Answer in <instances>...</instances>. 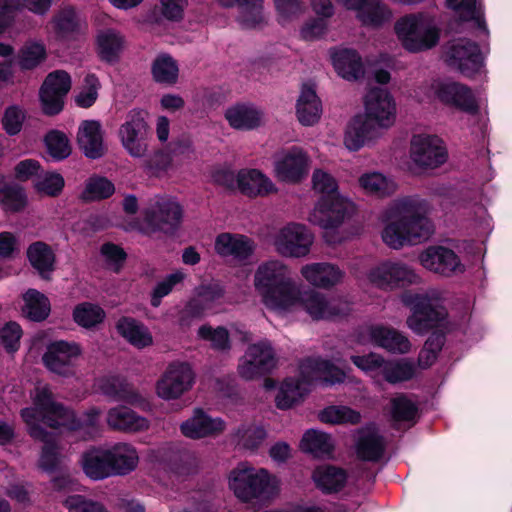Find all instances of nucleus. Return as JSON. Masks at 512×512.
Here are the masks:
<instances>
[{
  "label": "nucleus",
  "mask_w": 512,
  "mask_h": 512,
  "mask_svg": "<svg viewBox=\"0 0 512 512\" xmlns=\"http://www.w3.org/2000/svg\"><path fill=\"white\" fill-rule=\"evenodd\" d=\"M225 118L234 129L252 130L261 125L263 113L253 106L237 104L226 110Z\"/></svg>",
  "instance_id": "nucleus-37"
},
{
  "label": "nucleus",
  "mask_w": 512,
  "mask_h": 512,
  "mask_svg": "<svg viewBox=\"0 0 512 512\" xmlns=\"http://www.w3.org/2000/svg\"><path fill=\"white\" fill-rule=\"evenodd\" d=\"M112 475H126L135 470L139 462L138 453L131 444L120 442L107 448Z\"/></svg>",
  "instance_id": "nucleus-34"
},
{
  "label": "nucleus",
  "mask_w": 512,
  "mask_h": 512,
  "mask_svg": "<svg viewBox=\"0 0 512 512\" xmlns=\"http://www.w3.org/2000/svg\"><path fill=\"white\" fill-rule=\"evenodd\" d=\"M354 11L364 25L378 26L391 17L390 11L380 0H364Z\"/></svg>",
  "instance_id": "nucleus-48"
},
{
  "label": "nucleus",
  "mask_w": 512,
  "mask_h": 512,
  "mask_svg": "<svg viewBox=\"0 0 512 512\" xmlns=\"http://www.w3.org/2000/svg\"><path fill=\"white\" fill-rule=\"evenodd\" d=\"M198 336L209 342L214 350L228 351L231 348L229 332L224 327L213 328L210 325H202L198 329Z\"/></svg>",
  "instance_id": "nucleus-59"
},
{
  "label": "nucleus",
  "mask_w": 512,
  "mask_h": 512,
  "mask_svg": "<svg viewBox=\"0 0 512 512\" xmlns=\"http://www.w3.org/2000/svg\"><path fill=\"white\" fill-rule=\"evenodd\" d=\"M63 505L69 512H108L100 502L78 494L67 497Z\"/></svg>",
  "instance_id": "nucleus-64"
},
{
  "label": "nucleus",
  "mask_w": 512,
  "mask_h": 512,
  "mask_svg": "<svg viewBox=\"0 0 512 512\" xmlns=\"http://www.w3.org/2000/svg\"><path fill=\"white\" fill-rule=\"evenodd\" d=\"M337 73L344 79L357 80L364 74L361 57L355 50L339 49L331 54Z\"/></svg>",
  "instance_id": "nucleus-35"
},
{
  "label": "nucleus",
  "mask_w": 512,
  "mask_h": 512,
  "mask_svg": "<svg viewBox=\"0 0 512 512\" xmlns=\"http://www.w3.org/2000/svg\"><path fill=\"white\" fill-rule=\"evenodd\" d=\"M383 378L391 383L396 384L410 380L415 374V367L411 362L401 361H385L381 368Z\"/></svg>",
  "instance_id": "nucleus-53"
},
{
  "label": "nucleus",
  "mask_w": 512,
  "mask_h": 512,
  "mask_svg": "<svg viewBox=\"0 0 512 512\" xmlns=\"http://www.w3.org/2000/svg\"><path fill=\"white\" fill-rule=\"evenodd\" d=\"M319 419L331 424H358L361 421V415L347 406H330L319 413Z\"/></svg>",
  "instance_id": "nucleus-57"
},
{
  "label": "nucleus",
  "mask_w": 512,
  "mask_h": 512,
  "mask_svg": "<svg viewBox=\"0 0 512 512\" xmlns=\"http://www.w3.org/2000/svg\"><path fill=\"white\" fill-rule=\"evenodd\" d=\"M253 284L268 309L288 311L297 304L298 286L291 268L281 260L262 262L254 272Z\"/></svg>",
  "instance_id": "nucleus-3"
},
{
  "label": "nucleus",
  "mask_w": 512,
  "mask_h": 512,
  "mask_svg": "<svg viewBox=\"0 0 512 512\" xmlns=\"http://www.w3.org/2000/svg\"><path fill=\"white\" fill-rule=\"evenodd\" d=\"M446 4L457 13L461 21L473 20L479 28L486 30L482 8L478 0H446Z\"/></svg>",
  "instance_id": "nucleus-49"
},
{
  "label": "nucleus",
  "mask_w": 512,
  "mask_h": 512,
  "mask_svg": "<svg viewBox=\"0 0 512 512\" xmlns=\"http://www.w3.org/2000/svg\"><path fill=\"white\" fill-rule=\"evenodd\" d=\"M380 131L363 114L354 116L347 124L344 145L351 151H357L368 142L380 137Z\"/></svg>",
  "instance_id": "nucleus-24"
},
{
  "label": "nucleus",
  "mask_w": 512,
  "mask_h": 512,
  "mask_svg": "<svg viewBox=\"0 0 512 512\" xmlns=\"http://www.w3.org/2000/svg\"><path fill=\"white\" fill-rule=\"evenodd\" d=\"M225 422L221 418H212L201 409L180 425L182 434L190 439L217 437L224 432Z\"/></svg>",
  "instance_id": "nucleus-21"
},
{
  "label": "nucleus",
  "mask_w": 512,
  "mask_h": 512,
  "mask_svg": "<svg viewBox=\"0 0 512 512\" xmlns=\"http://www.w3.org/2000/svg\"><path fill=\"white\" fill-rule=\"evenodd\" d=\"M237 187L248 196H262L275 191L273 183L256 169L239 171Z\"/></svg>",
  "instance_id": "nucleus-38"
},
{
  "label": "nucleus",
  "mask_w": 512,
  "mask_h": 512,
  "mask_svg": "<svg viewBox=\"0 0 512 512\" xmlns=\"http://www.w3.org/2000/svg\"><path fill=\"white\" fill-rule=\"evenodd\" d=\"M54 33L59 39L74 38L81 30V20L72 7L61 8L51 21Z\"/></svg>",
  "instance_id": "nucleus-40"
},
{
  "label": "nucleus",
  "mask_w": 512,
  "mask_h": 512,
  "mask_svg": "<svg viewBox=\"0 0 512 512\" xmlns=\"http://www.w3.org/2000/svg\"><path fill=\"white\" fill-rule=\"evenodd\" d=\"M312 233L302 224L290 223L274 237L276 251L284 257H304L310 252Z\"/></svg>",
  "instance_id": "nucleus-13"
},
{
  "label": "nucleus",
  "mask_w": 512,
  "mask_h": 512,
  "mask_svg": "<svg viewBox=\"0 0 512 512\" xmlns=\"http://www.w3.org/2000/svg\"><path fill=\"white\" fill-rule=\"evenodd\" d=\"M98 46L101 59L114 62L123 48V38L114 30L102 31L98 35Z\"/></svg>",
  "instance_id": "nucleus-51"
},
{
  "label": "nucleus",
  "mask_w": 512,
  "mask_h": 512,
  "mask_svg": "<svg viewBox=\"0 0 512 512\" xmlns=\"http://www.w3.org/2000/svg\"><path fill=\"white\" fill-rule=\"evenodd\" d=\"M105 311L98 305L84 302L77 305L73 311L75 322L84 327L92 328L103 322Z\"/></svg>",
  "instance_id": "nucleus-54"
},
{
  "label": "nucleus",
  "mask_w": 512,
  "mask_h": 512,
  "mask_svg": "<svg viewBox=\"0 0 512 512\" xmlns=\"http://www.w3.org/2000/svg\"><path fill=\"white\" fill-rule=\"evenodd\" d=\"M80 355L81 348L76 342L59 340L47 346L43 362L50 371L67 376L72 373L73 361Z\"/></svg>",
  "instance_id": "nucleus-19"
},
{
  "label": "nucleus",
  "mask_w": 512,
  "mask_h": 512,
  "mask_svg": "<svg viewBox=\"0 0 512 512\" xmlns=\"http://www.w3.org/2000/svg\"><path fill=\"white\" fill-rule=\"evenodd\" d=\"M369 281L382 289L418 282L417 274L407 265L399 262H383L368 273Z\"/></svg>",
  "instance_id": "nucleus-18"
},
{
  "label": "nucleus",
  "mask_w": 512,
  "mask_h": 512,
  "mask_svg": "<svg viewBox=\"0 0 512 512\" xmlns=\"http://www.w3.org/2000/svg\"><path fill=\"white\" fill-rule=\"evenodd\" d=\"M77 143L86 157L90 159L102 157L106 148L101 123L96 120L83 121L78 128Z\"/></svg>",
  "instance_id": "nucleus-25"
},
{
  "label": "nucleus",
  "mask_w": 512,
  "mask_h": 512,
  "mask_svg": "<svg viewBox=\"0 0 512 512\" xmlns=\"http://www.w3.org/2000/svg\"><path fill=\"white\" fill-rule=\"evenodd\" d=\"M313 320H335L351 312V304L342 298H328L323 293L308 289L303 292L298 288L297 304Z\"/></svg>",
  "instance_id": "nucleus-8"
},
{
  "label": "nucleus",
  "mask_w": 512,
  "mask_h": 512,
  "mask_svg": "<svg viewBox=\"0 0 512 512\" xmlns=\"http://www.w3.org/2000/svg\"><path fill=\"white\" fill-rule=\"evenodd\" d=\"M101 83L95 74L89 73L85 76L83 87L76 95L75 102L81 108L91 107L98 98V91Z\"/></svg>",
  "instance_id": "nucleus-61"
},
{
  "label": "nucleus",
  "mask_w": 512,
  "mask_h": 512,
  "mask_svg": "<svg viewBox=\"0 0 512 512\" xmlns=\"http://www.w3.org/2000/svg\"><path fill=\"white\" fill-rule=\"evenodd\" d=\"M183 217L181 205L170 197L156 196L143 211L144 223L152 232L173 234Z\"/></svg>",
  "instance_id": "nucleus-7"
},
{
  "label": "nucleus",
  "mask_w": 512,
  "mask_h": 512,
  "mask_svg": "<svg viewBox=\"0 0 512 512\" xmlns=\"http://www.w3.org/2000/svg\"><path fill=\"white\" fill-rule=\"evenodd\" d=\"M427 213V202L415 196L391 202L383 213L387 222L382 231L384 243L392 249H400L427 240L434 231Z\"/></svg>",
  "instance_id": "nucleus-2"
},
{
  "label": "nucleus",
  "mask_w": 512,
  "mask_h": 512,
  "mask_svg": "<svg viewBox=\"0 0 512 512\" xmlns=\"http://www.w3.org/2000/svg\"><path fill=\"white\" fill-rule=\"evenodd\" d=\"M321 114L322 103L314 87L304 84L296 103V115L299 122L304 126H312L320 120Z\"/></svg>",
  "instance_id": "nucleus-31"
},
{
  "label": "nucleus",
  "mask_w": 512,
  "mask_h": 512,
  "mask_svg": "<svg viewBox=\"0 0 512 512\" xmlns=\"http://www.w3.org/2000/svg\"><path fill=\"white\" fill-rule=\"evenodd\" d=\"M100 389L103 394L113 398L116 401H122L136 406H143L146 404L145 397L124 378H106L101 381Z\"/></svg>",
  "instance_id": "nucleus-32"
},
{
  "label": "nucleus",
  "mask_w": 512,
  "mask_h": 512,
  "mask_svg": "<svg viewBox=\"0 0 512 512\" xmlns=\"http://www.w3.org/2000/svg\"><path fill=\"white\" fill-rule=\"evenodd\" d=\"M312 188L321 197H334L338 194V183L328 172L322 169L314 170L312 174Z\"/></svg>",
  "instance_id": "nucleus-62"
},
{
  "label": "nucleus",
  "mask_w": 512,
  "mask_h": 512,
  "mask_svg": "<svg viewBox=\"0 0 512 512\" xmlns=\"http://www.w3.org/2000/svg\"><path fill=\"white\" fill-rule=\"evenodd\" d=\"M344 470L334 466H319L313 472V479L318 488L326 493L337 492L346 483Z\"/></svg>",
  "instance_id": "nucleus-44"
},
{
  "label": "nucleus",
  "mask_w": 512,
  "mask_h": 512,
  "mask_svg": "<svg viewBox=\"0 0 512 512\" xmlns=\"http://www.w3.org/2000/svg\"><path fill=\"white\" fill-rule=\"evenodd\" d=\"M194 373L189 364L171 363L156 384L157 395L164 400H174L191 389Z\"/></svg>",
  "instance_id": "nucleus-14"
},
{
  "label": "nucleus",
  "mask_w": 512,
  "mask_h": 512,
  "mask_svg": "<svg viewBox=\"0 0 512 512\" xmlns=\"http://www.w3.org/2000/svg\"><path fill=\"white\" fill-rule=\"evenodd\" d=\"M46 58V48L39 42H27L19 51L18 64L22 70L36 68Z\"/></svg>",
  "instance_id": "nucleus-56"
},
{
  "label": "nucleus",
  "mask_w": 512,
  "mask_h": 512,
  "mask_svg": "<svg viewBox=\"0 0 512 512\" xmlns=\"http://www.w3.org/2000/svg\"><path fill=\"white\" fill-rule=\"evenodd\" d=\"M34 407L21 410V417L28 426L29 435L44 443L39 459V467L53 471L58 465V448L54 436L46 432L40 423L51 428H74V413L55 401L47 385H38L33 397Z\"/></svg>",
  "instance_id": "nucleus-1"
},
{
  "label": "nucleus",
  "mask_w": 512,
  "mask_h": 512,
  "mask_svg": "<svg viewBox=\"0 0 512 512\" xmlns=\"http://www.w3.org/2000/svg\"><path fill=\"white\" fill-rule=\"evenodd\" d=\"M301 275L311 285L327 289L341 283L345 273L334 264L321 262L304 265Z\"/></svg>",
  "instance_id": "nucleus-27"
},
{
  "label": "nucleus",
  "mask_w": 512,
  "mask_h": 512,
  "mask_svg": "<svg viewBox=\"0 0 512 512\" xmlns=\"http://www.w3.org/2000/svg\"><path fill=\"white\" fill-rule=\"evenodd\" d=\"M309 389L298 378H287L281 384L276 396V406L289 409L303 401Z\"/></svg>",
  "instance_id": "nucleus-43"
},
{
  "label": "nucleus",
  "mask_w": 512,
  "mask_h": 512,
  "mask_svg": "<svg viewBox=\"0 0 512 512\" xmlns=\"http://www.w3.org/2000/svg\"><path fill=\"white\" fill-rule=\"evenodd\" d=\"M215 250L223 257L244 261L253 254L254 242L244 235L222 233L216 238Z\"/></svg>",
  "instance_id": "nucleus-28"
},
{
  "label": "nucleus",
  "mask_w": 512,
  "mask_h": 512,
  "mask_svg": "<svg viewBox=\"0 0 512 512\" xmlns=\"http://www.w3.org/2000/svg\"><path fill=\"white\" fill-rule=\"evenodd\" d=\"M146 118V111L133 109L128 112L124 123L119 127L120 142L131 157L143 158L147 155L150 129Z\"/></svg>",
  "instance_id": "nucleus-9"
},
{
  "label": "nucleus",
  "mask_w": 512,
  "mask_h": 512,
  "mask_svg": "<svg viewBox=\"0 0 512 512\" xmlns=\"http://www.w3.org/2000/svg\"><path fill=\"white\" fill-rule=\"evenodd\" d=\"M353 212V204L336 195L321 197L310 213L309 221L324 230L335 229L342 225Z\"/></svg>",
  "instance_id": "nucleus-11"
},
{
  "label": "nucleus",
  "mask_w": 512,
  "mask_h": 512,
  "mask_svg": "<svg viewBox=\"0 0 512 512\" xmlns=\"http://www.w3.org/2000/svg\"><path fill=\"white\" fill-rule=\"evenodd\" d=\"M309 158L300 148H292L276 162L277 177L285 182L297 183L308 173Z\"/></svg>",
  "instance_id": "nucleus-23"
},
{
  "label": "nucleus",
  "mask_w": 512,
  "mask_h": 512,
  "mask_svg": "<svg viewBox=\"0 0 512 512\" xmlns=\"http://www.w3.org/2000/svg\"><path fill=\"white\" fill-rule=\"evenodd\" d=\"M106 422L115 431L137 433L146 431L149 420L126 406H116L107 412Z\"/></svg>",
  "instance_id": "nucleus-26"
},
{
  "label": "nucleus",
  "mask_w": 512,
  "mask_h": 512,
  "mask_svg": "<svg viewBox=\"0 0 512 512\" xmlns=\"http://www.w3.org/2000/svg\"><path fill=\"white\" fill-rule=\"evenodd\" d=\"M380 131L391 127L396 118L395 103L386 89L372 88L365 96L363 114Z\"/></svg>",
  "instance_id": "nucleus-15"
},
{
  "label": "nucleus",
  "mask_w": 512,
  "mask_h": 512,
  "mask_svg": "<svg viewBox=\"0 0 512 512\" xmlns=\"http://www.w3.org/2000/svg\"><path fill=\"white\" fill-rule=\"evenodd\" d=\"M368 333L373 343L390 352L405 354L410 351L408 338L393 328L376 325L371 326Z\"/></svg>",
  "instance_id": "nucleus-33"
},
{
  "label": "nucleus",
  "mask_w": 512,
  "mask_h": 512,
  "mask_svg": "<svg viewBox=\"0 0 512 512\" xmlns=\"http://www.w3.org/2000/svg\"><path fill=\"white\" fill-rule=\"evenodd\" d=\"M448 153L443 141L434 135H414L410 142V159L423 170L436 169L443 165Z\"/></svg>",
  "instance_id": "nucleus-10"
},
{
  "label": "nucleus",
  "mask_w": 512,
  "mask_h": 512,
  "mask_svg": "<svg viewBox=\"0 0 512 512\" xmlns=\"http://www.w3.org/2000/svg\"><path fill=\"white\" fill-rule=\"evenodd\" d=\"M27 257L40 276L48 279V275L54 270L55 263V254L50 246L41 241L34 242L27 249Z\"/></svg>",
  "instance_id": "nucleus-41"
},
{
  "label": "nucleus",
  "mask_w": 512,
  "mask_h": 512,
  "mask_svg": "<svg viewBox=\"0 0 512 512\" xmlns=\"http://www.w3.org/2000/svg\"><path fill=\"white\" fill-rule=\"evenodd\" d=\"M360 187L367 193L376 197H387L395 193V182L379 172L365 173L359 177Z\"/></svg>",
  "instance_id": "nucleus-46"
},
{
  "label": "nucleus",
  "mask_w": 512,
  "mask_h": 512,
  "mask_svg": "<svg viewBox=\"0 0 512 512\" xmlns=\"http://www.w3.org/2000/svg\"><path fill=\"white\" fill-rule=\"evenodd\" d=\"M442 300L443 293L438 290H429L424 294L403 293L401 301L412 309V315L406 321L407 326L417 334H424L444 321L447 312L440 306Z\"/></svg>",
  "instance_id": "nucleus-4"
},
{
  "label": "nucleus",
  "mask_w": 512,
  "mask_h": 512,
  "mask_svg": "<svg viewBox=\"0 0 512 512\" xmlns=\"http://www.w3.org/2000/svg\"><path fill=\"white\" fill-rule=\"evenodd\" d=\"M437 94L442 102L454 105L465 112L474 114L478 111L472 91L463 84L456 82L442 84Z\"/></svg>",
  "instance_id": "nucleus-30"
},
{
  "label": "nucleus",
  "mask_w": 512,
  "mask_h": 512,
  "mask_svg": "<svg viewBox=\"0 0 512 512\" xmlns=\"http://www.w3.org/2000/svg\"><path fill=\"white\" fill-rule=\"evenodd\" d=\"M242 8L240 22L245 28H257L266 22L263 14L264 0H233Z\"/></svg>",
  "instance_id": "nucleus-50"
},
{
  "label": "nucleus",
  "mask_w": 512,
  "mask_h": 512,
  "mask_svg": "<svg viewBox=\"0 0 512 512\" xmlns=\"http://www.w3.org/2000/svg\"><path fill=\"white\" fill-rule=\"evenodd\" d=\"M300 448L314 457L324 458L332 454L334 444L329 434L311 429L303 435Z\"/></svg>",
  "instance_id": "nucleus-42"
},
{
  "label": "nucleus",
  "mask_w": 512,
  "mask_h": 512,
  "mask_svg": "<svg viewBox=\"0 0 512 512\" xmlns=\"http://www.w3.org/2000/svg\"><path fill=\"white\" fill-rule=\"evenodd\" d=\"M444 57L450 67L466 77L475 75L483 64L478 45L467 39H458L448 43Z\"/></svg>",
  "instance_id": "nucleus-12"
},
{
  "label": "nucleus",
  "mask_w": 512,
  "mask_h": 512,
  "mask_svg": "<svg viewBox=\"0 0 512 512\" xmlns=\"http://www.w3.org/2000/svg\"><path fill=\"white\" fill-rule=\"evenodd\" d=\"M115 192L114 184L105 177H90L81 193L84 201H99L109 198Z\"/></svg>",
  "instance_id": "nucleus-52"
},
{
  "label": "nucleus",
  "mask_w": 512,
  "mask_h": 512,
  "mask_svg": "<svg viewBox=\"0 0 512 512\" xmlns=\"http://www.w3.org/2000/svg\"><path fill=\"white\" fill-rule=\"evenodd\" d=\"M396 34L409 52H420L434 47L439 41V31L421 14L400 18L395 24Z\"/></svg>",
  "instance_id": "nucleus-5"
},
{
  "label": "nucleus",
  "mask_w": 512,
  "mask_h": 512,
  "mask_svg": "<svg viewBox=\"0 0 512 512\" xmlns=\"http://www.w3.org/2000/svg\"><path fill=\"white\" fill-rule=\"evenodd\" d=\"M0 203L9 212L22 211L27 205V197L23 188L8 185L0 189Z\"/></svg>",
  "instance_id": "nucleus-58"
},
{
  "label": "nucleus",
  "mask_w": 512,
  "mask_h": 512,
  "mask_svg": "<svg viewBox=\"0 0 512 512\" xmlns=\"http://www.w3.org/2000/svg\"><path fill=\"white\" fill-rule=\"evenodd\" d=\"M151 74L156 83L171 86L178 81L179 67L170 55L160 54L151 64Z\"/></svg>",
  "instance_id": "nucleus-45"
},
{
  "label": "nucleus",
  "mask_w": 512,
  "mask_h": 512,
  "mask_svg": "<svg viewBox=\"0 0 512 512\" xmlns=\"http://www.w3.org/2000/svg\"><path fill=\"white\" fill-rule=\"evenodd\" d=\"M356 453L364 461L376 462L385 451V442L374 425H368L358 430Z\"/></svg>",
  "instance_id": "nucleus-29"
},
{
  "label": "nucleus",
  "mask_w": 512,
  "mask_h": 512,
  "mask_svg": "<svg viewBox=\"0 0 512 512\" xmlns=\"http://www.w3.org/2000/svg\"><path fill=\"white\" fill-rule=\"evenodd\" d=\"M51 4L52 0H0V35L11 24L16 11L24 5L34 13L44 14Z\"/></svg>",
  "instance_id": "nucleus-36"
},
{
  "label": "nucleus",
  "mask_w": 512,
  "mask_h": 512,
  "mask_svg": "<svg viewBox=\"0 0 512 512\" xmlns=\"http://www.w3.org/2000/svg\"><path fill=\"white\" fill-rule=\"evenodd\" d=\"M79 465L86 477L93 481H100L113 476L107 448L89 447L82 452Z\"/></svg>",
  "instance_id": "nucleus-22"
},
{
  "label": "nucleus",
  "mask_w": 512,
  "mask_h": 512,
  "mask_svg": "<svg viewBox=\"0 0 512 512\" xmlns=\"http://www.w3.org/2000/svg\"><path fill=\"white\" fill-rule=\"evenodd\" d=\"M34 187L40 194L55 197L63 190L64 178L59 173L42 171L34 179Z\"/></svg>",
  "instance_id": "nucleus-60"
},
{
  "label": "nucleus",
  "mask_w": 512,
  "mask_h": 512,
  "mask_svg": "<svg viewBox=\"0 0 512 512\" xmlns=\"http://www.w3.org/2000/svg\"><path fill=\"white\" fill-rule=\"evenodd\" d=\"M257 349L247 348L244 356L240 359L238 373L245 380H252L269 373L272 369L267 367L265 361L256 362Z\"/></svg>",
  "instance_id": "nucleus-55"
},
{
  "label": "nucleus",
  "mask_w": 512,
  "mask_h": 512,
  "mask_svg": "<svg viewBox=\"0 0 512 512\" xmlns=\"http://www.w3.org/2000/svg\"><path fill=\"white\" fill-rule=\"evenodd\" d=\"M22 314L34 322L44 321L50 314L51 306L49 299L36 289H28L23 294Z\"/></svg>",
  "instance_id": "nucleus-39"
},
{
  "label": "nucleus",
  "mask_w": 512,
  "mask_h": 512,
  "mask_svg": "<svg viewBox=\"0 0 512 512\" xmlns=\"http://www.w3.org/2000/svg\"><path fill=\"white\" fill-rule=\"evenodd\" d=\"M116 327L119 334L134 346L142 348L152 344V336L147 328L133 318H121Z\"/></svg>",
  "instance_id": "nucleus-47"
},
{
  "label": "nucleus",
  "mask_w": 512,
  "mask_h": 512,
  "mask_svg": "<svg viewBox=\"0 0 512 512\" xmlns=\"http://www.w3.org/2000/svg\"><path fill=\"white\" fill-rule=\"evenodd\" d=\"M71 89V77L63 70L49 73L40 89L42 109L46 115H55L62 111L64 98Z\"/></svg>",
  "instance_id": "nucleus-16"
},
{
  "label": "nucleus",
  "mask_w": 512,
  "mask_h": 512,
  "mask_svg": "<svg viewBox=\"0 0 512 512\" xmlns=\"http://www.w3.org/2000/svg\"><path fill=\"white\" fill-rule=\"evenodd\" d=\"M298 379L308 388L313 382L320 381L324 384L341 383L345 379V373L330 361L320 358H307L299 366Z\"/></svg>",
  "instance_id": "nucleus-20"
},
{
  "label": "nucleus",
  "mask_w": 512,
  "mask_h": 512,
  "mask_svg": "<svg viewBox=\"0 0 512 512\" xmlns=\"http://www.w3.org/2000/svg\"><path fill=\"white\" fill-rule=\"evenodd\" d=\"M419 259L424 268L444 277H452L465 271V266L458 255L443 246L428 247L421 253Z\"/></svg>",
  "instance_id": "nucleus-17"
},
{
  "label": "nucleus",
  "mask_w": 512,
  "mask_h": 512,
  "mask_svg": "<svg viewBox=\"0 0 512 512\" xmlns=\"http://www.w3.org/2000/svg\"><path fill=\"white\" fill-rule=\"evenodd\" d=\"M229 487L244 502L263 499L270 487V476L265 469L241 462L230 472Z\"/></svg>",
  "instance_id": "nucleus-6"
},
{
  "label": "nucleus",
  "mask_w": 512,
  "mask_h": 512,
  "mask_svg": "<svg viewBox=\"0 0 512 512\" xmlns=\"http://www.w3.org/2000/svg\"><path fill=\"white\" fill-rule=\"evenodd\" d=\"M45 143L49 154L57 160L65 159L71 153L67 136L60 131L49 132L45 137Z\"/></svg>",
  "instance_id": "nucleus-63"
}]
</instances>
